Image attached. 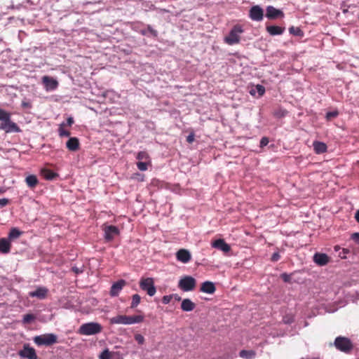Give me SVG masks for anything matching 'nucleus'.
Instances as JSON below:
<instances>
[{"label": "nucleus", "mask_w": 359, "mask_h": 359, "mask_svg": "<svg viewBox=\"0 0 359 359\" xmlns=\"http://www.w3.org/2000/svg\"><path fill=\"white\" fill-rule=\"evenodd\" d=\"M291 276H292V274H287L286 273H283L280 275V278L283 279V280L285 283H291Z\"/></svg>", "instance_id": "41"}, {"label": "nucleus", "mask_w": 359, "mask_h": 359, "mask_svg": "<svg viewBox=\"0 0 359 359\" xmlns=\"http://www.w3.org/2000/svg\"><path fill=\"white\" fill-rule=\"evenodd\" d=\"M352 239L359 244V233H354L351 236Z\"/></svg>", "instance_id": "48"}, {"label": "nucleus", "mask_w": 359, "mask_h": 359, "mask_svg": "<svg viewBox=\"0 0 359 359\" xmlns=\"http://www.w3.org/2000/svg\"><path fill=\"white\" fill-rule=\"evenodd\" d=\"M72 270H73V271H74L76 273H81V272H82V271H81V270H80V269H79V268H77V267H73V268H72Z\"/></svg>", "instance_id": "50"}, {"label": "nucleus", "mask_w": 359, "mask_h": 359, "mask_svg": "<svg viewBox=\"0 0 359 359\" xmlns=\"http://www.w3.org/2000/svg\"><path fill=\"white\" fill-rule=\"evenodd\" d=\"M140 287L142 290L146 291L150 297L156 294V289L152 278H142L140 281Z\"/></svg>", "instance_id": "8"}, {"label": "nucleus", "mask_w": 359, "mask_h": 359, "mask_svg": "<svg viewBox=\"0 0 359 359\" xmlns=\"http://www.w3.org/2000/svg\"><path fill=\"white\" fill-rule=\"evenodd\" d=\"M280 255L279 252H276L273 253V255L271 257V260L272 262H275L278 261L280 259Z\"/></svg>", "instance_id": "45"}, {"label": "nucleus", "mask_w": 359, "mask_h": 359, "mask_svg": "<svg viewBox=\"0 0 359 359\" xmlns=\"http://www.w3.org/2000/svg\"><path fill=\"white\" fill-rule=\"evenodd\" d=\"M196 281L192 276H186L182 278L179 283L178 287L184 292H189L196 287Z\"/></svg>", "instance_id": "7"}, {"label": "nucleus", "mask_w": 359, "mask_h": 359, "mask_svg": "<svg viewBox=\"0 0 359 359\" xmlns=\"http://www.w3.org/2000/svg\"><path fill=\"white\" fill-rule=\"evenodd\" d=\"M0 130L6 133H20V127L11 119V114L0 109Z\"/></svg>", "instance_id": "1"}, {"label": "nucleus", "mask_w": 359, "mask_h": 359, "mask_svg": "<svg viewBox=\"0 0 359 359\" xmlns=\"http://www.w3.org/2000/svg\"><path fill=\"white\" fill-rule=\"evenodd\" d=\"M283 16L284 13L281 10L277 9L272 6L266 7V17L268 19L273 20L278 18H283Z\"/></svg>", "instance_id": "12"}, {"label": "nucleus", "mask_w": 359, "mask_h": 359, "mask_svg": "<svg viewBox=\"0 0 359 359\" xmlns=\"http://www.w3.org/2000/svg\"><path fill=\"white\" fill-rule=\"evenodd\" d=\"M172 298V295H165L162 298V303L164 304H168L170 302Z\"/></svg>", "instance_id": "43"}, {"label": "nucleus", "mask_w": 359, "mask_h": 359, "mask_svg": "<svg viewBox=\"0 0 359 359\" xmlns=\"http://www.w3.org/2000/svg\"><path fill=\"white\" fill-rule=\"evenodd\" d=\"M42 81L47 90H55L58 86V82L55 79L48 76H44Z\"/></svg>", "instance_id": "18"}, {"label": "nucleus", "mask_w": 359, "mask_h": 359, "mask_svg": "<svg viewBox=\"0 0 359 359\" xmlns=\"http://www.w3.org/2000/svg\"><path fill=\"white\" fill-rule=\"evenodd\" d=\"M334 346L335 348L343 353H349L353 348V344L350 339L339 336L335 338L333 344H330V346Z\"/></svg>", "instance_id": "3"}, {"label": "nucleus", "mask_w": 359, "mask_h": 359, "mask_svg": "<svg viewBox=\"0 0 359 359\" xmlns=\"http://www.w3.org/2000/svg\"><path fill=\"white\" fill-rule=\"evenodd\" d=\"M141 297L139 294H135L132 296V302L130 304V308L135 309L136 308L140 303Z\"/></svg>", "instance_id": "32"}, {"label": "nucleus", "mask_w": 359, "mask_h": 359, "mask_svg": "<svg viewBox=\"0 0 359 359\" xmlns=\"http://www.w3.org/2000/svg\"><path fill=\"white\" fill-rule=\"evenodd\" d=\"M66 147L69 151H76L79 147V142L78 138L70 137L66 143Z\"/></svg>", "instance_id": "23"}, {"label": "nucleus", "mask_w": 359, "mask_h": 359, "mask_svg": "<svg viewBox=\"0 0 359 359\" xmlns=\"http://www.w3.org/2000/svg\"><path fill=\"white\" fill-rule=\"evenodd\" d=\"M140 33L143 36H151L153 37L158 36V32L149 25H147L146 29H141Z\"/></svg>", "instance_id": "26"}, {"label": "nucleus", "mask_w": 359, "mask_h": 359, "mask_svg": "<svg viewBox=\"0 0 359 359\" xmlns=\"http://www.w3.org/2000/svg\"><path fill=\"white\" fill-rule=\"evenodd\" d=\"M358 19H359V15H358Z\"/></svg>", "instance_id": "59"}, {"label": "nucleus", "mask_w": 359, "mask_h": 359, "mask_svg": "<svg viewBox=\"0 0 359 359\" xmlns=\"http://www.w3.org/2000/svg\"><path fill=\"white\" fill-rule=\"evenodd\" d=\"M41 175L47 180H53L58 177V175L56 172L46 168H43L41 170Z\"/></svg>", "instance_id": "25"}, {"label": "nucleus", "mask_w": 359, "mask_h": 359, "mask_svg": "<svg viewBox=\"0 0 359 359\" xmlns=\"http://www.w3.org/2000/svg\"><path fill=\"white\" fill-rule=\"evenodd\" d=\"M265 93V88L262 85L257 84L250 90V95L255 96L256 94L259 97L262 96Z\"/></svg>", "instance_id": "27"}, {"label": "nucleus", "mask_w": 359, "mask_h": 359, "mask_svg": "<svg viewBox=\"0 0 359 359\" xmlns=\"http://www.w3.org/2000/svg\"><path fill=\"white\" fill-rule=\"evenodd\" d=\"M287 114V110L283 109H279L274 112V115L278 118L284 117Z\"/></svg>", "instance_id": "37"}, {"label": "nucleus", "mask_w": 359, "mask_h": 359, "mask_svg": "<svg viewBox=\"0 0 359 359\" xmlns=\"http://www.w3.org/2000/svg\"><path fill=\"white\" fill-rule=\"evenodd\" d=\"M48 290L45 287H39L34 291L29 293V297H36L39 299H44L48 294Z\"/></svg>", "instance_id": "14"}, {"label": "nucleus", "mask_w": 359, "mask_h": 359, "mask_svg": "<svg viewBox=\"0 0 359 359\" xmlns=\"http://www.w3.org/2000/svg\"><path fill=\"white\" fill-rule=\"evenodd\" d=\"M215 290V284L210 281H205L201 287V291L207 294H213Z\"/></svg>", "instance_id": "19"}, {"label": "nucleus", "mask_w": 359, "mask_h": 359, "mask_svg": "<svg viewBox=\"0 0 359 359\" xmlns=\"http://www.w3.org/2000/svg\"><path fill=\"white\" fill-rule=\"evenodd\" d=\"M6 191L5 189L0 187V194H3Z\"/></svg>", "instance_id": "56"}, {"label": "nucleus", "mask_w": 359, "mask_h": 359, "mask_svg": "<svg viewBox=\"0 0 359 359\" xmlns=\"http://www.w3.org/2000/svg\"><path fill=\"white\" fill-rule=\"evenodd\" d=\"M136 158L138 159L140 161L142 160H147L149 158L148 154L144 151H141L137 153L136 156Z\"/></svg>", "instance_id": "35"}, {"label": "nucleus", "mask_w": 359, "mask_h": 359, "mask_svg": "<svg viewBox=\"0 0 359 359\" xmlns=\"http://www.w3.org/2000/svg\"><path fill=\"white\" fill-rule=\"evenodd\" d=\"M243 30L240 25L234 26L230 31L228 36L224 38V41L229 45H233L240 41V34L243 33Z\"/></svg>", "instance_id": "6"}, {"label": "nucleus", "mask_w": 359, "mask_h": 359, "mask_svg": "<svg viewBox=\"0 0 359 359\" xmlns=\"http://www.w3.org/2000/svg\"><path fill=\"white\" fill-rule=\"evenodd\" d=\"M22 231L17 228H12L8 233V239L9 241L16 239L20 236Z\"/></svg>", "instance_id": "30"}, {"label": "nucleus", "mask_w": 359, "mask_h": 359, "mask_svg": "<svg viewBox=\"0 0 359 359\" xmlns=\"http://www.w3.org/2000/svg\"><path fill=\"white\" fill-rule=\"evenodd\" d=\"M239 355L245 359H252L255 357L256 353L254 351L242 350L239 353Z\"/></svg>", "instance_id": "29"}, {"label": "nucleus", "mask_w": 359, "mask_h": 359, "mask_svg": "<svg viewBox=\"0 0 359 359\" xmlns=\"http://www.w3.org/2000/svg\"><path fill=\"white\" fill-rule=\"evenodd\" d=\"M250 18L256 22H260L264 18V10L258 5L253 6L249 11Z\"/></svg>", "instance_id": "11"}, {"label": "nucleus", "mask_w": 359, "mask_h": 359, "mask_svg": "<svg viewBox=\"0 0 359 359\" xmlns=\"http://www.w3.org/2000/svg\"><path fill=\"white\" fill-rule=\"evenodd\" d=\"M144 316L143 315L126 316L118 315L109 319L110 324L120 325H133L143 322Z\"/></svg>", "instance_id": "2"}, {"label": "nucleus", "mask_w": 359, "mask_h": 359, "mask_svg": "<svg viewBox=\"0 0 359 359\" xmlns=\"http://www.w3.org/2000/svg\"><path fill=\"white\" fill-rule=\"evenodd\" d=\"M344 254H346L348 252V250L343 249Z\"/></svg>", "instance_id": "57"}, {"label": "nucleus", "mask_w": 359, "mask_h": 359, "mask_svg": "<svg viewBox=\"0 0 359 359\" xmlns=\"http://www.w3.org/2000/svg\"><path fill=\"white\" fill-rule=\"evenodd\" d=\"M269 142V138L266 137H263L260 140V147H264L266 146Z\"/></svg>", "instance_id": "44"}, {"label": "nucleus", "mask_w": 359, "mask_h": 359, "mask_svg": "<svg viewBox=\"0 0 359 359\" xmlns=\"http://www.w3.org/2000/svg\"><path fill=\"white\" fill-rule=\"evenodd\" d=\"M313 149L318 154H323L327 151V145L323 142L315 141L313 143Z\"/></svg>", "instance_id": "24"}, {"label": "nucleus", "mask_w": 359, "mask_h": 359, "mask_svg": "<svg viewBox=\"0 0 359 359\" xmlns=\"http://www.w3.org/2000/svg\"><path fill=\"white\" fill-rule=\"evenodd\" d=\"M212 246L215 248L222 250L224 252L230 251L231 248L223 239H217L212 243Z\"/></svg>", "instance_id": "17"}, {"label": "nucleus", "mask_w": 359, "mask_h": 359, "mask_svg": "<svg viewBox=\"0 0 359 359\" xmlns=\"http://www.w3.org/2000/svg\"><path fill=\"white\" fill-rule=\"evenodd\" d=\"M330 258L325 253L316 252L313 255V262L318 266H325L329 262Z\"/></svg>", "instance_id": "16"}, {"label": "nucleus", "mask_w": 359, "mask_h": 359, "mask_svg": "<svg viewBox=\"0 0 359 359\" xmlns=\"http://www.w3.org/2000/svg\"><path fill=\"white\" fill-rule=\"evenodd\" d=\"M294 316L292 315H285L283 318V322L285 324H291L294 322Z\"/></svg>", "instance_id": "38"}, {"label": "nucleus", "mask_w": 359, "mask_h": 359, "mask_svg": "<svg viewBox=\"0 0 359 359\" xmlns=\"http://www.w3.org/2000/svg\"><path fill=\"white\" fill-rule=\"evenodd\" d=\"M9 203V200L8 198H0V206L4 207Z\"/></svg>", "instance_id": "46"}, {"label": "nucleus", "mask_w": 359, "mask_h": 359, "mask_svg": "<svg viewBox=\"0 0 359 359\" xmlns=\"http://www.w3.org/2000/svg\"><path fill=\"white\" fill-rule=\"evenodd\" d=\"M18 355L22 358L37 359V355L34 348L29 344H25L23 348L18 352Z\"/></svg>", "instance_id": "10"}, {"label": "nucleus", "mask_w": 359, "mask_h": 359, "mask_svg": "<svg viewBox=\"0 0 359 359\" xmlns=\"http://www.w3.org/2000/svg\"><path fill=\"white\" fill-rule=\"evenodd\" d=\"M27 186L30 188L35 187L39 183L38 179L34 175H29L25 178Z\"/></svg>", "instance_id": "28"}, {"label": "nucleus", "mask_w": 359, "mask_h": 359, "mask_svg": "<svg viewBox=\"0 0 359 359\" xmlns=\"http://www.w3.org/2000/svg\"><path fill=\"white\" fill-rule=\"evenodd\" d=\"M135 339L139 344H143L144 342V337L140 334H135Z\"/></svg>", "instance_id": "42"}, {"label": "nucleus", "mask_w": 359, "mask_h": 359, "mask_svg": "<svg viewBox=\"0 0 359 359\" xmlns=\"http://www.w3.org/2000/svg\"><path fill=\"white\" fill-rule=\"evenodd\" d=\"M34 342L39 346H50L57 342V337L53 333L38 335L34 338Z\"/></svg>", "instance_id": "5"}, {"label": "nucleus", "mask_w": 359, "mask_h": 359, "mask_svg": "<svg viewBox=\"0 0 359 359\" xmlns=\"http://www.w3.org/2000/svg\"><path fill=\"white\" fill-rule=\"evenodd\" d=\"M74 123V118L73 117H68L67 119V125L69 126H71Z\"/></svg>", "instance_id": "49"}, {"label": "nucleus", "mask_w": 359, "mask_h": 359, "mask_svg": "<svg viewBox=\"0 0 359 359\" xmlns=\"http://www.w3.org/2000/svg\"><path fill=\"white\" fill-rule=\"evenodd\" d=\"M111 352L107 348L104 349L100 355V359H110Z\"/></svg>", "instance_id": "36"}, {"label": "nucleus", "mask_w": 359, "mask_h": 359, "mask_svg": "<svg viewBox=\"0 0 359 359\" xmlns=\"http://www.w3.org/2000/svg\"><path fill=\"white\" fill-rule=\"evenodd\" d=\"M20 5H18V6H15L14 5H11V6H9V8H12V9H14V8H17V9H19L20 8Z\"/></svg>", "instance_id": "52"}, {"label": "nucleus", "mask_w": 359, "mask_h": 359, "mask_svg": "<svg viewBox=\"0 0 359 359\" xmlns=\"http://www.w3.org/2000/svg\"><path fill=\"white\" fill-rule=\"evenodd\" d=\"M340 249H341V248H340V247H339V246H338V245H337V246H335V247H334V250H335L336 252H337V251L340 250Z\"/></svg>", "instance_id": "55"}, {"label": "nucleus", "mask_w": 359, "mask_h": 359, "mask_svg": "<svg viewBox=\"0 0 359 359\" xmlns=\"http://www.w3.org/2000/svg\"><path fill=\"white\" fill-rule=\"evenodd\" d=\"M11 242L7 238H0V252L7 254L11 250Z\"/></svg>", "instance_id": "20"}, {"label": "nucleus", "mask_w": 359, "mask_h": 359, "mask_svg": "<svg viewBox=\"0 0 359 359\" xmlns=\"http://www.w3.org/2000/svg\"><path fill=\"white\" fill-rule=\"evenodd\" d=\"M177 259L182 263H187L191 260V256L189 250L180 249L176 253Z\"/></svg>", "instance_id": "15"}, {"label": "nucleus", "mask_w": 359, "mask_h": 359, "mask_svg": "<svg viewBox=\"0 0 359 359\" xmlns=\"http://www.w3.org/2000/svg\"><path fill=\"white\" fill-rule=\"evenodd\" d=\"M174 297H175V299H176L177 301H180V300H181V297H180L179 295H177V294H174Z\"/></svg>", "instance_id": "54"}, {"label": "nucleus", "mask_w": 359, "mask_h": 359, "mask_svg": "<svg viewBox=\"0 0 359 359\" xmlns=\"http://www.w3.org/2000/svg\"><path fill=\"white\" fill-rule=\"evenodd\" d=\"M104 238L107 241H112L116 236L119 234V229L114 225L103 226Z\"/></svg>", "instance_id": "9"}, {"label": "nucleus", "mask_w": 359, "mask_h": 359, "mask_svg": "<svg viewBox=\"0 0 359 359\" xmlns=\"http://www.w3.org/2000/svg\"><path fill=\"white\" fill-rule=\"evenodd\" d=\"M195 307L196 304L189 299H184L182 302L181 309L183 311H191Z\"/></svg>", "instance_id": "22"}, {"label": "nucleus", "mask_w": 359, "mask_h": 359, "mask_svg": "<svg viewBox=\"0 0 359 359\" xmlns=\"http://www.w3.org/2000/svg\"><path fill=\"white\" fill-rule=\"evenodd\" d=\"M138 169L141 171H145L147 170L148 163L147 162L139 161L137 163Z\"/></svg>", "instance_id": "39"}, {"label": "nucleus", "mask_w": 359, "mask_h": 359, "mask_svg": "<svg viewBox=\"0 0 359 359\" xmlns=\"http://www.w3.org/2000/svg\"><path fill=\"white\" fill-rule=\"evenodd\" d=\"M338 114H339V112L337 110L332 111H328L326 114V118L327 120H330L332 118L337 117L338 116Z\"/></svg>", "instance_id": "40"}, {"label": "nucleus", "mask_w": 359, "mask_h": 359, "mask_svg": "<svg viewBox=\"0 0 359 359\" xmlns=\"http://www.w3.org/2000/svg\"><path fill=\"white\" fill-rule=\"evenodd\" d=\"M289 32L294 36L302 37L304 36L303 31L297 27L292 26L289 28Z\"/></svg>", "instance_id": "31"}, {"label": "nucleus", "mask_w": 359, "mask_h": 359, "mask_svg": "<svg viewBox=\"0 0 359 359\" xmlns=\"http://www.w3.org/2000/svg\"><path fill=\"white\" fill-rule=\"evenodd\" d=\"M36 319V316L34 314L28 313L23 316L22 323L24 324H29L33 322Z\"/></svg>", "instance_id": "33"}, {"label": "nucleus", "mask_w": 359, "mask_h": 359, "mask_svg": "<svg viewBox=\"0 0 359 359\" xmlns=\"http://www.w3.org/2000/svg\"><path fill=\"white\" fill-rule=\"evenodd\" d=\"M194 133H190L187 137V141L189 142V143H192L194 141Z\"/></svg>", "instance_id": "47"}, {"label": "nucleus", "mask_w": 359, "mask_h": 359, "mask_svg": "<svg viewBox=\"0 0 359 359\" xmlns=\"http://www.w3.org/2000/svg\"><path fill=\"white\" fill-rule=\"evenodd\" d=\"M266 29L267 32L271 36L280 35L285 31V27H281L276 25L267 26Z\"/></svg>", "instance_id": "21"}, {"label": "nucleus", "mask_w": 359, "mask_h": 359, "mask_svg": "<svg viewBox=\"0 0 359 359\" xmlns=\"http://www.w3.org/2000/svg\"><path fill=\"white\" fill-rule=\"evenodd\" d=\"M355 218L356 221L359 223V210L355 212Z\"/></svg>", "instance_id": "51"}, {"label": "nucleus", "mask_w": 359, "mask_h": 359, "mask_svg": "<svg viewBox=\"0 0 359 359\" xmlns=\"http://www.w3.org/2000/svg\"><path fill=\"white\" fill-rule=\"evenodd\" d=\"M126 285V281L123 279H121L114 283L111 287L109 294L111 297H117L123 287Z\"/></svg>", "instance_id": "13"}, {"label": "nucleus", "mask_w": 359, "mask_h": 359, "mask_svg": "<svg viewBox=\"0 0 359 359\" xmlns=\"http://www.w3.org/2000/svg\"><path fill=\"white\" fill-rule=\"evenodd\" d=\"M64 123H62L58 129L59 135L60 137H69L70 133L63 128Z\"/></svg>", "instance_id": "34"}, {"label": "nucleus", "mask_w": 359, "mask_h": 359, "mask_svg": "<svg viewBox=\"0 0 359 359\" xmlns=\"http://www.w3.org/2000/svg\"><path fill=\"white\" fill-rule=\"evenodd\" d=\"M339 256L340 257H341V258H345V257H346L344 255H341V253H339Z\"/></svg>", "instance_id": "58"}, {"label": "nucleus", "mask_w": 359, "mask_h": 359, "mask_svg": "<svg viewBox=\"0 0 359 359\" xmlns=\"http://www.w3.org/2000/svg\"><path fill=\"white\" fill-rule=\"evenodd\" d=\"M22 105L24 107H30V104L28 102H22Z\"/></svg>", "instance_id": "53"}, {"label": "nucleus", "mask_w": 359, "mask_h": 359, "mask_svg": "<svg viewBox=\"0 0 359 359\" xmlns=\"http://www.w3.org/2000/svg\"><path fill=\"white\" fill-rule=\"evenodd\" d=\"M102 330V325L95 322H90L82 324L79 329V333L81 335H94L101 332Z\"/></svg>", "instance_id": "4"}]
</instances>
